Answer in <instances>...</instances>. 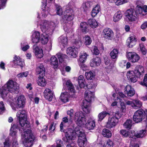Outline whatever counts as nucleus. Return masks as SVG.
Here are the masks:
<instances>
[{"instance_id": "obj_36", "label": "nucleus", "mask_w": 147, "mask_h": 147, "mask_svg": "<svg viewBox=\"0 0 147 147\" xmlns=\"http://www.w3.org/2000/svg\"><path fill=\"white\" fill-rule=\"evenodd\" d=\"M133 130L128 131L122 129L120 131V134L125 137H129L132 138Z\"/></svg>"}, {"instance_id": "obj_28", "label": "nucleus", "mask_w": 147, "mask_h": 147, "mask_svg": "<svg viewBox=\"0 0 147 147\" xmlns=\"http://www.w3.org/2000/svg\"><path fill=\"white\" fill-rule=\"evenodd\" d=\"M88 55L85 51H81L79 54L78 61L79 63H83L86 61Z\"/></svg>"}, {"instance_id": "obj_31", "label": "nucleus", "mask_w": 147, "mask_h": 147, "mask_svg": "<svg viewBox=\"0 0 147 147\" xmlns=\"http://www.w3.org/2000/svg\"><path fill=\"white\" fill-rule=\"evenodd\" d=\"M94 93L88 90H86L85 93L84 97L85 100H86L87 102H90L94 97Z\"/></svg>"}, {"instance_id": "obj_13", "label": "nucleus", "mask_w": 147, "mask_h": 147, "mask_svg": "<svg viewBox=\"0 0 147 147\" xmlns=\"http://www.w3.org/2000/svg\"><path fill=\"white\" fill-rule=\"evenodd\" d=\"M135 12L137 16H145L147 13V6L146 5L143 6L138 5L136 7Z\"/></svg>"}, {"instance_id": "obj_7", "label": "nucleus", "mask_w": 147, "mask_h": 147, "mask_svg": "<svg viewBox=\"0 0 147 147\" xmlns=\"http://www.w3.org/2000/svg\"><path fill=\"white\" fill-rule=\"evenodd\" d=\"M26 99L24 96L21 95L17 97L15 104L12 103L11 106L12 109L16 111L18 108H22L24 107L26 103Z\"/></svg>"}, {"instance_id": "obj_27", "label": "nucleus", "mask_w": 147, "mask_h": 147, "mask_svg": "<svg viewBox=\"0 0 147 147\" xmlns=\"http://www.w3.org/2000/svg\"><path fill=\"white\" fill-rule=\"evenodd\" d=\"M14 65L20 66L22 68L24 65L25 63L23 60L20 59L19 56L15 55L13 61Z\"/></svg>"}, {"instance_id": "obj_56", "label": "nucleus", "mask_w": 147, "mask_h": 147, "mask_svg": "<svg viewBox=\"0 0 147 147\" xmlns=\"http://www.w3.org/2000/svg\"><path fill=\"white\" fill-rule=\"evenodd\" d=\"M64 29L65 31L67 33H69L70 34L73 35L72 33L73 30L70 27L68 26L67 25L64 26Z\"/></svg>"}, {"instance_id": "obj_34", "label": "nucleus", "mask_w": 147, "mask_h": 147, "mask_svg": "<svg viewBox=\"0 0 147 147\" xmlns=\"http://www.w3.org/2000/svg\"><path fill=\"white\" fill-rule=\"evenodd\" d=\"M9 92L7 89L6 86L5 84L0 88V94L3 98H5L7 96Z\"/></svg>"}, {"instance_id": "obj_10", "label": "nucleus", "mask_w": 147, "mask_h": 147, "mask_svg": "<svg viewBox=\"0 0 147 147\" xmlns=\"http://www.w3.org/2000/svg\"><path fill=\"white\" fill-rule=\"evenodd\" d=\"M8 91L13 93H15L19 89V85L15 81L12 80H9L5 84Z\"/></svg>"}, {"instance_id": "obj_26", "label": "nucleus", "mask_w": 147, "mask_h": 147, "mask_svg": "<svg viewBox=\"0 0 147 147\" xmlns=\"http://www.w3.org/2000/svg\"><path fill=\"white\" fill-rule=\"evenodd\" d=\"M124 90L125 94H127L128 97H132L135 94V91L130 85H127L125 87Z\"/></svg>"}, {"instance_id": "obj_49", "label": "nucleus", "mask_w": 147, "mask_h": 147, "mask_svg": "<svg viewBox=\"0 0 147 147\" xmlns=\"http://www.w3.org/2000/svg\"><path fill=\"white\" fill-rule=\"evenodd\" d=\"M56 11L57 14L59 16H61L63 13V11L61 7L57 4L55 5Z\"/></svg>"}, {"instance_id": "obj_57", "label": "nucleus", "mask_w": 147, "mask_h": 147, "mask_svg": "<svg viewBox=\"0 0 147 147\" xmlns=\"http://www.w3.org/2000/svg\"><path fill=\"white\" fill-rule=\"evenodd\" d=\"M5 111V105L3 102L0 101V115L2 114Z\"/></svg>"}, {"instance_id": "obj_32", "label": "nucleus", "mask_w": 147, "mask_h": 147, "mask_svg": "<svg viewBox=\"0 0 147 147\" xmlns=\"http://www.w3.org/2000/svg\"><path fill=\"white\" fill-rule=\"evenodd\" d=\"M43 74H40L38 77L37 80V84L39 86L41 87L45 86L47 84L46 80L44 78Z\"/></svg>"}, {"instance_id": "obj_60", "label": "nucleus", "mask_w": 147, "mask_h": 147, "mask_svg": "<svg viewBox=\"0 0 147 147\" xmlns=\"http://www.w3.org/2000/svg\"><path fill=\"white\" fill-rule=\"evenodd\" d=\"M120 111L122 113H125L126 111V105L123 102L120 104Z\"/></svg>"}, {"instance_id": "obj_58", "label": "nucleus", "mask_w": 147, "mask_h": 147, "mask_svg": "<svg viewBox=\"0 0 147 147\" xmlns=\"http://www.w3.org/2000/svg\"><path fill=\"white\" fill-rule=\"evenodd\" d=\"M113 143L110 140H107L103 145V147H113Z\"/></svg>"}, {"instance_id": "obj_23", "label": "nucleus", "mask_w": 147, "mask_h": 147, "mask_svg": "<svg viewBox=\"0 0 147 147\" xmlns=\"http://www.w3.org/2000/svg\"><path fill=\"white\" fill-rule=\"evenodd\" d=\"M101 60L100 57H96L91 59L90 62V65L91 67H96L99 66Z\"/></svg>"}, {"instance_id": "obj_45", "label": "nucleus", "mask_w": 147, "mask_h": 147, "mask_svg": "<svg viewBox=\"0 0 147 147\" xmlns=\"http://www.w3.org/2000/svg\"><path fill=\"white\" fill-rule=\"evenodd\" d=\"M109 113L106 111H102L99 113L97 116V121H101Z\"/></svg>"}, {"instance_id": "obj_18", "label": "nucleus", "mask_w": 147, "mask_h": 147, "mask_svg": "<svg viewBox=\"0 0 147 147\" xmlns=\"http://www.w3.org/2000/svg\"><path fill=\"white\" fill-rule=\"evenodd\" d=\"M67 54L68 55L73 58H76L77 56L78 53V49L77 47H68L66 51Z\"/></svg>"}, {"instance_id": "obj_20", "label": "nucleus", "mask_w": 147, "mask_h": 147, "mask_svg": "<svg viewBox=\"0 0 147 147\" xmlns=\"http://www.w3.org/2000/svg\"><path fill=\"white\" fill-rule=\"evenodd\" d=\"M146 130L145 129H142L140 131L138 132H136L135 131L133 130L132 139H136L137 138H142L145 136V134Z\"/></svg>"}, {"instance_id": "obj_38", "label": "nucleus", "mask_w": 147, "mask_h": 147, "mask_svg": "<svg viewBox=\"0 0 147 147\" xmlns=\"http://www.w3.org/2000/svg\"><path fill=\"white\" fill-rule=\"evenodd\" d=\"M144 71L143 67L138 66L135 67L134 71H129L127 72V74H132V73H134V74H142L144 73Z\"/></svg>"}, {"instance_id": "obj_54", "label": "nucleus", "mask_w": 147, "mask_h": 147, "mask_svg": "<svg viewBox=\"0 0 147 147\" xmlns=\"http://www.w3.org/2000/svg\"><path fill=\"white\" fill-rule=\"evenodd\" d=\"M132 125V121L131 120L128 119L124 123L123 125L127 128H130Z\"/></svg>"}, {"instance_id": "obj_47", "label": "nucleus", "mask_w": 147, "mask_h": 147, "mask_svg": "<svg viewBox=\"0 0 147 147\" xmlns=\"http://www.w3.org/2000/svg\"><path fill=\"white\" fill-rule=\"evenodd\" d=\"M127 77L128 79L131 82L134 83L137 81L136 74H127Z\"/></svg>"}, {"instance_id": "obj_4", "label": "nucleus", "mask_w": 147, "mask_h": 147, "mask_svg": "<svg viewBox=\"0 0 147 147\" xmlns=\"http://www.w3.org/2000/svg\"><path fill=\"white\" fill-rule=\"evenodd\" d=\"M66 86L68 90L69 91V93L66 91L62 90L59 99L61 102L64 103L67 102L69 101L70 97L75 98L76 97V92L74 86L71 82L68 80L66 83Z\"/></svg>"}, {"instance_id": "obj_43", "label": "nucleus", "mask_w": 147, "mask_h": 147, "mask_svg": "<svg viewBox=\"0 0 147 147\" xmlns=\"http://www.w3.org/2000/svg\"><path fill=\"white\" fill-rule=\"evenodd\" d=\"M51 64L53 66L54 68H57L58 66V61L57 58L54 56H52L50 59Z\"/></svg>"}, {"instance_id": "obj_42", "label": "nucleus", "mask_w": 147, "mask_h": 147, "mask_svg": "<svg viewBox=\"0 0 147 147\" xmlns=\"http://www.w3.org/2000/svg\"><path fill=\"white\" fill-rule=\"evenodd\" d=\"M80 28L82 32L85 34L88 32V25L86 22L81 23L80 24Z\"/></svg>"}, {"instance_id": "obj_46", "label": "nucleus", "mask_w": 147, "mask_h": 147, "mask_svg": "<svg viewBox=\"0 0 147 147\" xmlns=\"http://www.w3.org/2000/svg\"><path fill=\"white\" fill-rule=\"evenodd\" d=\"M92 3L91 2H85L82 4V8L83 9L84 11H86L89 9Z\"/></svg>"}, {"instance_id": "obj_50", "label": "nucleus", "mask_w": 147, "mask_h": 147, "mask_svg": "<svg viewBox=\"0 0 147 147\" xmlns=\"http://www.w3.org/2000/svg\"><path fill=\"white\" fill-rule=\"evenodd\" d=\"M84 44L86 45H89L92 42V40L88 36L86 35L84 37Z\"/></svg>"}, {"instance_id": "obj_17", "label": "nucleus", "mask_w": 147, "mask_h": 147, "mask_svg": "<svg viewBox=\"0 0 147 147\" xmlns=\"http://www.w3.org/2000/svg\"><path fill=\"white\" fill-rule=\"evenodd\" d=\"M136 41L135 36L133 34H131L127 40L126 44L128 47L132 48L136 44Z\"/></svg>"}, {"instance_id": "obj_25", "label": "nucleus", "mask_w": 147, "mask_h": 147, "mask_svg": "<svg viewBox=\"0 0 147 147\" xmlns=\"http://www.w3.org/2000/svg\"><path fill=\"white\" fill-rule=\"evenodd\" d=\"M45 98L50 101L52 100L53 96V93L52 91L49 88H46L44 92Z\"/></svg>"}, {"instance_id": "obj_2", "label": "nucleus", "mask_w": 147, "mask_h": 147, "mask_svg": "<svg viewBox=\"0 0 147 147\" xmlns=\"http://www.w3.org/2000/svg\"><path fill=\"white\" fill-rule=\"evenodd\" d=\"M37 18H38V24L40 26L42 31L43 33L40 36V40L42 44H45L47 42L49 35L53 33L55 27L58 24L59 22L57 21L55 22L48 21L46 20H42L40 19L38 13Z\"/></svg>"}, {"instance_id": "obj_19", "label": "nucleus", "mask_w": 147, "mask_h": 147, "mask_svg": "<svg viewBox=\"0 0 147 147\" xmlns=\"http://www.w3.org/2000/svg\"><path fill=\"white\" fill-rule=\"evenodd\" d=\"M42 16L44 18L46 17L48 15L50 11V8L49 7H47V0H43L42 2Z\"/></svg>"}, {"instance_id": "obj_62", "label": "nucleus", "mask_w": 147, "mask_h": 147, "mask_svg": "<svg viewBox=\"0 0 147 147\" xmlns=\"http://www.w3.org/2000/svg\"><path fill=\"white\" fill-rule=\"evenodd\" d=\"M114 68L113 65V64H110L109 66H107L105 68V70L107 73H111Z\"/></svg>"}, {"instance_id": "obj_48", "label": "nucleus", "mask_w": 147, "mask_h": 147, "mask_svg": "<svg viewBox=\"0 0 147 147\" xmlns=\"http://www.w3.org/2000/svg\"><path fill=\"white\" fill-rule=\"evenodd\" d=\"M36 71L37 74H44L45 68L42 65L39 64L36 67Z\"/></svg>"}, {"instance_id": "obj_9", "label": "nucleus", "mask_w": 147, "mask_h": 147, "mask_svg": "<svg viewBox=\"0 0 147 147\" xmlns=\"http://www.w3.org/2000/svg\"><path fill=\"white\" fill-rule=\"evenodd\" d=\"M74 119L78 125L80 127L84 126L86 122L84 114L81 111L75 113Z\"/></svg>"}, {"instance_id": "obj_51", "label": "nucleus", "mask_w": 147, "mask_h": 147, "mask_svg": "<svg viewBox=\"0 0 147 147\" xmlns=\"http://www.w3.org/2000/svg\"><path fill=\"white\" fill-rule=\"evenodd\" d=\"M138 49H140L143 55H145L146 54L147 50L143 43H141L140 44Z\"/></svg>"}, {"instance_id": "obj_22", "label": "nucleus", "mask_w": 147, "mask_h": 147, "mask_svg": "<svg viewBox=\"0 0 147 147\" xmlns=\"http://www.w3.org/2000/svg\"><path fill=\"white\" fill-rule=\"evenodd\" d=\"M86 100H83L82 104L83 111L86 113H89L91 111V107L89 103Z\"/></svg>"}, {"instance_id": "obj_40", "label": "nucleus", "mask_w": 147, "mask_h": 147, "mask_svg": "<svg viewBox=\"0 0 147 147\" xmlns=\"http://www.w3.org/2000/svg\"><path fill=\"white\" fill-rule=\"evenodd\" d=\"M88 23L92 28H95L98 26V23L96 20L93 18H90L88 20Z\"/></svg>"}, {"instance_id": "obj_14", "label": "nucleus", "mask_w": 147, "mask_h": 147, "mask_svg": "<svg viewBox=\"0 0 147 147\" xmlns=\"http://www.w3.org/2000/svg\"><path fill=\"white\" fill-rule=\"evenodd\" d=\"M126 56L128 59L132 63H135L138 61L140 58L138 55L134 52L127 53Z\"/></svg>"}, {"instance_id": "obj_52", "label": "nucleus", "mask_w": 147, "mask_h": 147, "mask_svg": "<svg viewBox=\"0 0 147 147\" xmlns=\"http://www.w3.org/2000/svg\"><path fill=\"white\" fill-rule=\"evenodd\" d=\"M56 55L59 59V62L62 63L63 61V59L67 57V56L61 53H57Z\"/></svg>"}, {"instance_id": "obj_64", "label": "nucleus", "mask_w": 147, "mask_h": 147, "mask_svg": "<svg viewBox=\"0 0 147 147\" xmlns=\"http://www.w3.org/2000/svg\"><path fill=\"white\" fill-rule=\"evenodd\" d=\"M72 42L73 43L75 44L78 47H80L82 45L81 41L78 39H73Z\"/></svg>"}, {"instance_id": "obj_63", "label": "nucleus", "mask_w": 147, "mask_h": 147, "mask_svg": "<svg viewBox=\"0 0 147 147\" xmlns=\"http://www.w3.org/2000/svg\"><path fill=\"white\" fill-rule=\"evenodd\" d=\"M78 82L79 86L81 88H84L85 86H87L85 80H80Z\"/></svg>"}, {"instance_id": "obj_55", "label": "nucleus", "mask_w": 147, "mask_h": 147, "mask_svg": "<svg viewBox=\"0 0 147 147\" xmlns=\"http://www.w3.org/2000/svg\"><path fill=\"white\" fill-rule=\"evenodd\" d=\"M129 2V0H116L115 1V4L117 6L122 5Z\"/></svg>"}, {"instance_id": "obj_24", "label": "nucleus", "mask_w": 147, "mask_h": 147, "mask_svg": "<svg viewBox=\"0 0 147 147\" xmlns=\"http://www.w3.org/2000/svg\"><path fill=\"white\" fill-rule=\"evenodd\" d=\"M59 45L62 49H64L67 45L68 39L67 36L65 35L60 36L58 39Z\"/></svg>"}, {"instance_id": "obj_44", "label": "nucleus", "mask_w": 147, "mask_h": 147, "mask_svg": "<svg viewBox=\"0 0 147 147\" xmlns=\"http://www.w3.org/2000/svg\"><path fill=\"white\" fill-rule=\"evenodd\" d=\"M102 134L104 137L108 138H111L112 136L111 132L109 130L107 129H103Z\"/></svg>"}, {"instance_id": "obj_30", "label": "nucleus", "mask_w": 147, "mask_h": 147, "mask_svg": "<svg viewBox=\"0 0 147 147\" xmlns=\"http://www.w3.org/2000/svg\"><path fill=\"white\" fill-rule=\"evenodd\" d=\"M18 126L17 124L12 125L10 129V135L13 138H16Z\"/></svg>"}, {"instance_id": "obj_16", "label": "nucleus", "mask_w": 147, "mask_h": 147, "mask_svg": "<svg viewBox=\"0 0 147 147\" xmlns=\"http://www.w3.org/2000/svg\"><path fill=\"white\" fill-rule=\"evenodd\" d=\"M102 35L103 37L108 40H111L114 35L113 31L110 28H106L103 30Z\"/></svg>"}, {"instance_id": "obj_39", "label": "nucleus", "mask_w": 147, "mask_h": 147, "mask_svg": "<svg viewBox=\"0 0 147 147\" xmlns=\"http://www.w3.org/2000/svg\"><path fill=\"white\" fill-rule=\"evenodd\" d=\"M100 10V6L99 5L97 4L94 7L91 11V14L93 17L96 16Z\"/></svg>"}, {"instance_id": "obj_8", "label": "nucleus", "mask_w": 147, "mask_h": 147, "mask_svg": "<svg viewBox=\"0 0 147 147\" xmlns=\"http://www.w3.org/2000/svg\"><path fill=\"white\" fill-rule=\"evenodd\" d=\"M125 20L127 22H133L137 20L138 16L132 8L127 10L125 13Z\"/></svg>"}, {"instance_id": "obj_41", "label": "nucleus", "mask_w": 147, "mask_h": 147, "mask_svg": "<svg viewBox=\"0 0 147 147\" xmlns=\"http://www.w3.org/2000/svg\"><path fill=\"white\" fill-rule=\"evenodd\" d=\"M119 50L117 49L114 48L110 52V55L112 59H116L118 55Z\"/></svg>"}, {"instance_id": "obj_11", "label": "nucleus", "mask_w": 147, "mask_h": 147, "mask_svg": "<svg viewBox=\"0 0 147 147\" xmlns=\"http://www.w3.org/2000/svg\"><path fill=\"white\" fill-rule=\"evenodd\" d=\"M144 111L140 109L136 111L134 113L133 117V120L136 123H138L142 121L144 118Z\"/></svg>"}, {"instance_id": "obj_5", "label": "nucleus", "mask_w": 147, "mask_h": 147, "mask_svg": "<svg viewBox=\"0 0 147 147\" xmlns=\"http://www.w3.org/2000/svg\"><path fill=\"white\" fill-rule=\"evenodd\" d=\"M121 114L118 111L113 113L109 117L106 127L109 129L115 127L117 125L119 119L121 118Z\"/></svg>"}, {"instance_id": "obj_59", "label": "nucleus", "mask_w": 147, "mask_h": 147, "mask_svg": "<svg viewBox=\"0 0 147 147\" xmlns=\"http://www.w3.org/2000/svg\"><path fill=\"white\" fill-rule=\"evenodd\" d=\"M62 144L63 142L61 140H58L56 141V144H54L51 147H64Z\"/></svg>"}, {"instance_id": "obj_61", "label": "nucleus", "mask_w": 147, "mask_h": 147, "mask_svg": "<svg viewBox=\"0 0 147 147\" xmlns=\"http://www.w3.org/2000/svg\"><path fill=\"white\" fill-rule=\"evenodd\" d=\"M139 84L143 86L147 87V74H146L143 81L140 82Z\"/></svg>"}, {"instance_id": "obj_21", "label": "nucleus", "mask_w": 147, "mask_h": 147, "mask_svg": "<svg viewBox=\"0 0 147 147\" xmlns=\"http://www.w3.org/2000/svg\"><path fill=\"white\" fill-rule=\"evenodd\" d=\"M33 52L37 58H41L43 56V51L40 47L34 45L33 47Z\"/></svg>"}, {"instance_id": "obj_6", "label": "nucleus", "mask_w": 147, "mask_h": 147, "mask_svg": "<svg viewBox=\"0 0 147 147\" xmlns=\"http://www.w3.org/2000/svg\"><path fill=\"white\" fill-rule=\"evenodd\" d=\"M67 114L69 116V118L68 117H65L63 118L62 121L60 125V130L61 131H64L63 127L65 126V123H67L70 125L73 122V117L74 115V111L73 109H71L68 110L67 112Z\"/></svg>"}, {"instance_id": "obj_12", "label": "nucleus", "mask_w": 147, "mask_h": 147, "mask_svg": "<svg viewBox=\"0 0 147 147\" xmlns=\"http://www.w3.org/2000/svg\"><path fill=\"white\" fill-rule=\"evenodd\" d=\"M74 18V13L73 11L68 8L64 12V14L62 16V19L64 21H71Z\"/></svg>"}, {"instance_id": "obj_15", "label": "nucleus", "mask_w": 147, "mask_h": 147, "mask_svg": "<svg viewBox=\"0 0 147 147\" xmlns=\"http://www.w3.org/2000/svg\"><path fill=\"white\" fill-rule=\"evenodd\" d=\"M127 105H131V107L135 109H138L142 106V102L138 99L133 100L132 101L128 100L126 102Z\"/></svg>"}, {"instance_id": "obj_33", "label": "nucleus", "mask_w": 147, "mask_h": 147, "mask_svg": "<svg viewBox=\"0 0 147 147\" xmlns=\"http://www.w3.org/2000/svg\"><path fill=\"white\" fill-rule=\"evenodd\" d=\"M95 126V121L92 119H89L85 124L86 127L89 130L93 129Z\"/></svg>"}, {"instance_id": "obj_3", "label": "nucleus", "mask_w": 147, "mask_h": 147, "mask_svg": "<svg viewBox=\"0 0 147 147\" xmlns=\"http://www.w3.org/2000/svg\"><path fill=\"white\" fill-rule=\"evenodd\" d=\"M64 133L67 142L75 143L74 139L76 135L78 137L77 143L79 147H85L86 146L87 140L85 132L82 129H79L78 127H76L74 130L71 128H68L65 130Z\"/></svg>"}, {"instance_id": "obj_35", "label": "nucleus", "mask_w": 147, "mask_h": 147, "mask_svg": "<svg viewBox=\"0 0 147 147\" xmlns=\"http://www.w3.org/2000/svg\"><path fill=\"white\" fill-rule=\"evenodd\" d=\"M81 68L84 71L85 74H95L98 73V70L97 69H95L92 70L88 71V67L84 64H82L81 65Z\"/></svg>"}, {"instance_id": "obj_29", "label": "nucleus", "mask_w": 147, "mask_h": 147, "mask_svg": "<svg viewBox=\"0 0 147 147\" xmlns=\"http://www.w3.org/2000/svg\"><path fill=\"white\" fill-rule=\"evenodd\" d=\"M40 33L37 31H35L32 32V40L34 43L38 42L40 40Z\"/></svg>"}, {"instance_id": "obj_53", "label": "nucleus", "mask_w": 147, "mask_h": 147, "mask_svg": "<svg viewBox=\"0 0 147 147\" xmlns=\"http://www.w3.org/2000/svg\"><path fill=\"white\" fill-rule=\"evenodd\" d=\"M11 142L9 139H6L3 142L1 147H11Z\"/></svg>"}, {"instance_id": "obj_37", "label": "nucleus", "mask_w": 147, "mask_h": 147, "mask_svg": "<svg viewBox=\"0 0 147 147\" xmlns=\"http://www.w3.org/2000/svg\"><path fill=\"white\" fill-rule=\"evenodd\" d=\"M122 16L123 14L122 12L120 11H119L114 15L113 18V20L114 22H117L121 19Z\"/></svg>"}, {"instance_id": "obj_1", "label": "nucleus", "mask_w": 147, "mask_h": 147, "mask_svg": "<svg viewBox=\"0 0 147 147\" xmlns=\"http://www.w3.org/2000/svg\"><path fill=\"white\" fill-rule=\"evenodd\" d=\"M16 117L21 127L20 131L24 132L22 134L23 144L26 147H30L34 139V137L30 130L29 122L27 121L26 112L24 110H20L17 113Z\"/></svg>"}]
</instances>
